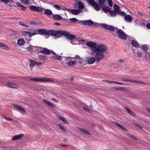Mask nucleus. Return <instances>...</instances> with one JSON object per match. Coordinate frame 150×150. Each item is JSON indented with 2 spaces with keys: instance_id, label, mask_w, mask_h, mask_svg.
Returning <instances> with one entry per match:
<instances>
[{
  "instance_id": "obj_18",
  "label": "nucleus",
  "mask_w": 150,
  "mask_h": 150,
  "mask_svg": "<svg viewBox=\"0 0 150 150\" xmlns=\"http://www.w3.org/2000/svg\"><path fill=\"white\" fill-rule=\"evenodd\" d=\"M125 15L124 19L126 22L130 23L132 21L133 18L132 16L129 15H126V14Z\"/></svg>"
},
{
  "instance_id": "obj_21",
  "label": "nucleus",
  "mask_w": 150,
  "mask_h": 150,
  "mask_svg": "<svg viewBox=\"0 0 150 150\" xmlns=\"http://www.w3.org/2000/svg\"><path fill=\"white\" fill-rule=\"evenodd\" d=\"M68 32L64 30H57L58 37H60L61 35H64L66 36Z\"/></svg>"
},
{
  "instance_id": "obj_64",
  "label": "nucleus",
  "mask_w": 150,
  "mask_h": 150,
  "mask_svg": "<svg viewBox=\"0 0 150 150\" xmlns=\"http://www.w3.org/2000/svg\"><path fill=\"white\" fill-rule=\"evenodd\" d=\"M30 24L32 25H36L37 24V23H36L34 22V21H32L30 22Z\"/></svg>"
},
{
  "instance_id": "obj_31",
  "label": "nucleus",
  "mask_w": 150,
  "mask_h": 150,
  "mask_svg": "<svg viewBox=\"0 0 150 150\" xmlns=\"http://www.w3.org/2000/svg\"><path fill=\"white\" fill-rule=\"evenodd\" d=\"M58 116L59 119L62 120L64 123L66 124H68L67 120L64 117L61 116L59 115H58Z\"/></svg>"
},
{
  "instance_id": "obj_53",
  "label": "nucleus",
  "mask_w": 150,
  "mask_h": 150,
  "mask_svg": "<svg viewBox=\"0 0 150 150\" xmlns=\"http://www.w3.org/2000/svg\"><path fill=\"white\" fill-rule=\"evenodd\" d=\"M108 3L109 5L110 6H112V0H108Z\"/></svg>"
},
{
  "instance_id": "obj_14",
  "label": "nucleus",
  "mask_w": 150,
  "mask_h": 150,
  "mask_svg": "<svg viewBox=\"0 0 150 150\" xmlns=\"http://www.w3.org/2000/svg\"><path fill=\"white\" fill-rule=\"evenodd\" d=\"M76 58H77V59H79L80 61H76V64L80 66L83 67V65H84L85 64V62L84 61H83L81 60V59L80 58V57L78 55H76L75 56Z\"/></svg>"
},
{
  "instance_id": "obj_19",
  "label": "nucleus",
  "mask_w": 150,
  "mask_h": 150,
  "mask_svg": "<svg viewBox=\"0 0 150 150\" xmlns=\"http://www.w3.org/2000/svg\"><path fill=\"white\" fill-rule=\"evenodd\" d=\"M13 106L16 108L17 110H19L24 113H26V111L21 107L17 105L13 104Z\"/></svg>"
},
{
  "instance_id": "obj_7",
  "label": "nucleus",
  "mask_w": 150,
  "mask_h": 150,
  "mask_svg": "<svg viewBox=\"0 0 150 150\" xmlns=\"http://www.w3.org/2000/svg\"><path fill=\"white\" fill-rule=\"evenodd\" d=\"M95 56L96 61H99L102 60L104 58V54L103 53L98 52H96Z\"/></svg>"
},
{
  "instance_id": "obj_6",
  "label": "nucleus",
  "mask_w": 150,
  "mask_h": 150,
  "mask_svg": "<svg viewBox=\"0 0 150 150\" xmlns=\"http://www.w3.org/2000/svg\"><path fill=\"white\" fill-rule=\"evenodd\" d=\"M117 32L118 34V37L119 38L124 40H126L127 39L126 34L122 30L118 29Z\"/></svg>"
},
{
  "instance_id": "obj_27",
  "label": "nucleus",
  "mask_w": 150,
  "mask_h": 150,
  "mask_svg": "<svg viewBox=\"0 0 150 150\" xmlns=\"http://www.w3.org/2000/svg\"><path fill=\"white\" fill-rule=\"evenodd\" d=\"M25 43V41L23 38H20L17 40V44L19 46L23 45Z\"/></svg>"
},
{
  "instance_id": "obj_54",
  "label": "nucleus",
  "mask_w": 150,
  "mask_h": 150,
  "mask_svg": "<svg viewBox=\"0 0 150 150\" xmlns=\"http://www.w3.org/2000/svg\"><path fill=\"white\" fill-rule=\"evenodd\" d=\"M54 7L56 9H57L58 10H60V6L57 5H54Z\"/></svg>"
},
{
  "instance_id": "obj_20",
  "label": "nucleus",
  "mask_w": 150,
  "mask_h": 150,
  "mask_svg": "<svg viewBox=\"0 0 150 150\" xmlns=\"http://www.w3.org/2000/svg\"><path fill=\"white\" fill-rule=\"evenodd\" d=\"M24 135L23 134H21L18 135L14 136L12 138V140L14 141L16 140L19 139L24 137Z\"/></svg>"
},
{
  "instance_id": "obj_37",
  "label": "nucleus",
  "mask_w": 150,
  "mask_h": 150,
  "mask_svg": "<svg viewBox=\"0 0 150 150\" xmlns=\"http://www.w3.org/2000/svg\"><path fill=\"white\" fill-rule=\"evenodd\" d=\"M117 13V12L114 10H111L109 12V13L110 16H116V14Z\"/></svg>"
},
{
  "instance_id": "obj_4",
  "label": "nucleus",
  "mask_w": 150,
  "mask_h": 150,
  "mask_svg": "<svg viewBox=\"0 0 150 150\" xmlns=\"http://www.w3.org/2000/svg\"><path fill=\"white\" fill-rule=\"evenodd\" d=\"M87 2L91 4L93 8L96 11H98L100 10V8L98 4L94 1V0H86Z\"/></svg>"
},
{
  "instance_id": "obj_36",
  "label": "nucleus",
  "mask_w": 150,
  "mask_h": 150,
  "mask_svg": "<svg viewBox=\"0 0 150 150\" xmlns=\"http://www.w3.org/2000/svg\"><path fill=\"white\" fill-rule=\"evenodd\" d=\"M38 59L41 60H46L48 59V57L46 55H40L38 56Z\"/></svg>"
},
{
  "instance_id": "obj_49",
  "label": "nucleus",
  "mask_w": 150,
  "mask_h": 150,
  "mask_svg": "<svg viewBox=\"0 0 150 150\" xmlns=\"http://www.w3.org/2000/svg\"><path fill=\"white\" fill-rule=\"evenodd\" d=\"M19 24L24 27H29L28 25H26L24 24L22 22H19Z\"/></svg>"
},
{
  "instance_id": "obj_32",
  "label": "nucleus",
  "mask_w": 150,
  "mask_h": 150,
  "mask_svg": "<svg viewBox=\"0 0 150 150\" xmlns=\"http://www.w3.org/2000/svg\"><path fill=\"white\" fill-rule=\"evenodd\" d=\"M131 43L132 45L135 47H138L139 46L138 43L135 40H132Z\"/></svg>"
},
{
  "instance_id": "obj_41",
  "label": "nucleus",
  "mask_w": 150,
  "mask_h": 150,
  "mask_svg": "<svg viewBox=\"0 0 150 150\" xmlns=\"http://www.w3.org/2000/svg\"><path fill=\"white\" fill-rule=\"evenodd\" d=\"M126 135L129 137H130L133 139L135 140H137V139L136 138V137L134 135L130 134H127Z\"/></svg>"
},
{
  "instance_id": "obj_58",
  "label": "nucleus",
  "mask_w": 150,
  "mask_h": 150,
  "mask_svg": "<svg viewBox=\"0 0 150 150\" xmlns=\"http://www.w3.org/2000/svg\"><path fill=\"white\" fill-rule=\"evenodd\" d=\"M114 88L116 90H123L122 88V87H114Z\"/></svg>"
},
{
  "instance_id": "obj_43",
  "label": "nucleus",
  "mask_w": 150,
  "mask_h": 150,
  "mask_svg": "<svg viewBox=\"0 0 150 150\" xmlns=\"http://www.w3.org/2000/svg\"><path fill=\"white\" fill-rule=\"evenodd\" d=\"M117 125L123 131H127V129L125 128L123 126H122V125L118 124H117Z\"/></svg>"
},
{
  "instance_id": "obj_23",
  "label": "nucleus",
  "mask_w": 150,
  "mask_h": 150,
  "mask_svg": "<svg viewBox=\"0 0 150 150\" xmlns=\"http://www.w3.org/2000/svg\"><path fill=\"white\" fill-rule=\"evenodd\" d=\"M51 52L54 55V56H52V57H51V58L53 59L54 60H60V59L61 58V56H60L57 55L55 52H53L52 50H51Z\"/></svg>"
},
{
  "instance_id": "obj_10",
  "label": "nucleus",
  "mask_w": 150,
  "mask_h": 150,
  "mask_svg": "<svg viewBox=\"0 0 150 150\" xmlns=\"http://www.w3.org/2000/svg\"><path fill=\"white\" fill-rule=\"evenodd\" d=\"M114 8L115 11L117 12V13L118 15L122 16H124L126 14L124 12L121 11L120 10L119 7L116 4H115L114 5Z\"/></svg>"
},
{
  "instance_id": "obj_44",
  "label": "nucleus",
  "mask_w": 150,
  "mask_h": 150,
  "mask_svg": "<svg viewBox=\"0 0 150 150\" xmlns=\"http://www.w3.org/2000/svg\"><path fill=\"white\" fill-rule=\"evenodd\" d=\"M124 80L126 81H128V82H132V83H141L140 82H139L138 81H136V80H128V79L125 80Z\"/></svg>"
},
{
  "instance_id": "obj_38",
  "label": "nucleus",
  "mask_w": 150,
  "mask_h": 150,
  "mask_svg": "<svg viewBox=\"0 0 150 150\" xmlns=\"http://www.w3.org/2000/svg\"><path fill=\"white\" fill-rule=\"evenodd\" d=\"M43 102L46 104L48 105L50 107H52L53 106V105L50 103V102L46 99H44L43 100Z\"/></svg>"
},
{
  "instance_id": "obj_17",
  "label": "nucleus",
  "mask_w": 150,
  "mask_h": 150,
  "mask_svg": "<svg viewBox=\"0 0 150 150\" xmlns=\"http://www.w3.org/2000/svg\"><path fill=\"white\" fill-rule=\"evenodd\" d=\"M50 35L54 36L58 35L57 31L54 30H51L48 31V37H49Z\"/></svg>"
},
{
  "instance_id": "obj_59",
  "label": "nucleus",
  "mask_w": 150,
  "mask_h": 150,
  "mask_svg": "<svg viewBox=\"0 0 150 150\" xmlns=\"http://www.w3.org/2000/svg\"><path fill=\"white\" fill-rule=\"evenodd\" d=\"M83 109L84 110H85L86 111H87L88 112H89L90 111V110H89V109H88V108H87L86 107H84L83 108Z\"/></svg>"
},
{
  "instance_id": "obj_22",
  "label": "nucleus",
  "mask_w": 150,
  "mask_h": 150,
  "mask_svg": "<svg viewBox=\"0 0 150 150\" xmlns=\"http://www.w3.org/2000/svg\"><path fill=\"white\" fill-rule=\"evenodd\" d=\"M82 24L85 25L91 26L93 24V22L91 20H86L83 21Z\"/></svg>"
},
{
  "instance_id": "obj_51",
  "label": "nucleus",
  "mask_w": 150,
  "mask_h": 150,
  "mask_svg": "<svg viewBox=\"0 0 150 150\" xmlns=\"http://www.w3.org/2000/svg\"><path fill=\"white\" fill-rule=\"evenodd\" d=\"M106 0H99L98 4L101 6L102 4H103Z\"/></svg>"
},
{
  "instance_id": "obj_24",
  "label": "nucleus",
  "mask_w": 150,
  "mask_h": 150,
  "mask_svg": "<svg viewBox=\"0 0 150 150\" xmlns=\"http://www.w3.org/2000/svg\"><path fill=\"white\" fill-rule=\"evenodd\" d=\"M74 0L75 1L76 3L78 4L79 6L78 8H79L80 9H81L82 10V9H83L84 7V6L82 3L81 2L79 1L78 0Z\"/></svg>"
},
{
  "instance_id": "obj_13",
  "label": "nucleus",
  "mask_w": 150,
  "mask_h": 150,
  "mask_svg": "<svg viewBox=\"0 0 150 150\" xmlns=\"http://www.w3.org/2000/svg\"><path fill=\"white\" fill-rule=\"evenodd\" d=\"M69 11L70 13L74 15H77L79 13L83 12V10L79 8H78V9H73Z\"/></svg>"
},
{
  "instance_id": "obj_25",
  "label": "nucleus",
  "mask_w": 150,
  "mask_h": 150,
  "mask_svg": "<svg viewBox=\"0 0 150 150\" xmlns=\"http://www.w3.org/2000/svg\"><path fill=\"white\" fill-rule=\"evenodd\" d=\"M0 48L2 49L8 51L10 50V49L8 46L3 44V43L0 42Z\"/></svg>"
},
{
  "instance_id": "obj_26",
  "label": "nucleus",
  "mask_w": 150,
  "mask_h": 150,
  "mask_svg": "<svg viewBox=\"0 0 150 150\" xmlns=\"http://www.w3.org/2000/svg\"><path fill=\"white\" fill-rule=\"evenodd\" d=\"M80 131L82 133L88 135H91V134L86 129H83L81 128H79V129Z\"/></svg>"
},
{
  "instance_id": "obj_47",
  "label": "nucleus",
  "mask_w": 150,
  "mask_h": 150,
  "mask_svg": "<svg viewBox=\"0 0 150 150\" xmlns=\"http://www.w3.org/2000/svg\"><path fill=\"white\" fill-rule=\"evenodd\" d=\"M0 1L6 4L9 2H13V1L12 0L9 1L8 0H0Z\"/></svg>"
},
{
  "instance_id": "obj_52",
  "label": "nucleus",
  "mask_w": 150,
  "mask_h": 150,
  "mask_svg": "<svg viewBox=\"0 0 150 150\" xmlns=\"http://www.w3.org/2000/svg\"><path fill=\"white\" fill-rule=\"evenodd\" d=\"M3 117L4 119H6L7 120H8L9 121H12L13 120V119L12 118H9L8 117H7L5 116H4Z\"/></svg>"
},
{
  "instance_id": "obj_2",
  "label": "nucleus",
  "mask_w": 150,
  "mask_h": 150,
  "mask_svg": "<svg viewBox=\"0 0 150 150\" xmlns=\"http://www.w3.org/2000/svg\"><path fill=\"white\" fill-rule=\"evenodd\" d=\"M108 47L106 45L103 44H100L97 45L96 52H98L103 53L106 51Z\"/></svg>"
},
{
  "instance_id": "obj_15",
  "label": "nucleus",
  "mask_w": 150,
  "mask_h": 150,
  "mask_svg": "<svg viewBox=\"0 0 150 150\" xmlns=\"http://www.w3.org/2000/svg\"><path fill=\"white\" fill-rule=\"evenodd\" d=\"M96 60L95 58L91 57H89L86 58V62L89 64H91L93 63Z\"/></svg>"
},
{
  "instance_id": "obj_8",
  "label": "nucleus",
  "mask_w": 150,
  "mask_h": 150,
  "mask_svg": "<svg viewBox=\"0 0 150 150\" xmlns=\"http://www.w3.org/2000/svg\"><path fill=\"white\" fill-rule=\"evenodd\" d=\"M30 8L33 11H36L40 13H43V8L39 6L32 5L30 6Z\"/></svg>"
},
{
  "instance_id": "obj_40",
  "label": "nucleus",
  "mask_w": 150,
  "mask_h": 150,
  "mask_svg": "<svg viewBox=\"0 0 150 150\" xmlns=\"http://www.w3.org/2000/svg\"><path fill=\"white\" fill-rule=\"evenodd\" d=\"M27 50L31 52L34 50V47L31 45H30L27 47Z\"/></svg>"
},
{
  "instance_id": "obj_42",
  "label": "nucleus",
  "mask_w": 150,
  "mask_h": 150,
  "mask_svg": "<svg viewBox=\"0 0 150 150\" xmlns=\"http://www.w3.org/2000/svg\"><path fill=\"white\" fill-rule=\"evenodd\" d=\"M103 10L105 11L110 12L111 11V9L109 7L104 6L103 8Z\"/></svg>"
},
{
  "instance_id": "obj_34",
  "label": "nucleus",
  "mask_w": 150,
  "mask_h": 150,
  "mask_svg": "<svg viewBox=\"0 0 150 150\" xmlns=\"http://www.w3.org/2000/svg\"><path fill=\"white\" fill-rule=\"evenodd\" d=\"M44 13L47 15H52V13L51 10L49 9H47L45 10Z\"/></svg>"
},
{
  "instance_id": "obj_50",
  "label": "nucleus",
  "mask_w": 150,
  "mask_h": 150,
  "mask_svg": "<svg viewBox=\"0 0 150 150\" xmlns=\"http://www.w3.org/2000/svg\"><path fill=\"white\" fill-rule=\"evenodd\" d=\"M69 20L72 22H76L78 21L77 19L75 18H70Z\"/></svg>"
},
{
  "instance_id": "obj_11",
  "label": "nucleus",
  "mask_w": 150,
  "mask_h": 150,
  "mask_svg": "<svg viewBox=\"0 0 150 150\" xmlns=\"http://www.w3.org/2000/svg\"><path fill=\"white\" fill-rule=\"evenodd\" d=\"M101 25L102 27L105 28L107 30H110L111 31H114L115 29V28L113 26L108 25L106 24H101Z\"/></svg>"
},
{
  "instance_id": "obj_12",
  "label": "nucleus",
  "mask_w": 150,
  "mask_h": 150,
  "mask_svg": "<svg viewBox=\"0 0 150 150\" xmlns=\"http://www.w3.org/2000/svg\"><path fill=\"white\" fill-rule=\"evenodd\" d=\"M73 58L70 57H64L60 59V62L62 64H66L68 63V61L71 60Z\"/></svg>"
},
{
  "instance_id": "obj_57",
  "label": "nucleus",
  "mask_w": 150,
  "mask_h": 150,
  "mask_svg": "<svg viewBox=\"0 0 150 150\" xmlns=\"http://www.w3.org/2000/svg\"><path fill=\"white\" fill-rule=\"evenodd\" d=\"M42 65V62H35V65H37L38 66H41Z\"/></svg>"
},
{
  "instance_id": "obj_9",
  "label": "nucleus",
  "mask_w": 150,
  "mask_h": 150,
  "mask_svg": "<svg viewBox=\"0 0 150 150\" xmlns=\"http://www.w3.org/2000/svg\"><path fill=\"white\" fill-rule=\"evenodd\" d=\"M7 85L10 87L15 88H18L19 86V85L17 83L13 81L8 82Z\"/></svg>"
},
{
  "instance_id": "obj_56",
  "label": "nucleus",
  "mask_w": 150,
  "mask_h": 150,
  "mask_svg": "<svg viewBox=\"0 0 150 150\" xmlns=\"http://www.w3.org/2000/svg\"><path fill=\"white\" fill-rule=\"evenodd\" d=\"M104 81V82H108V83H115V81H108V80H104L103 81Z\"/></svg>"
},
{
  "instance_id": "obj_16",
  "label": "nucleus",
  "mask_w": 150,
  "mask_h": 150,
  "mask_svg": "<svg viewBox=\"0 0 150 150\" xmlns=\"http://www.w3.org/2000/svg\"><path fill=\"white\" fill-rule=\"evenodd\" d=\"M32 32H30L28 31H24L22 32V34L25 37L26 36L28 35L30 37H31L34 35V30H32Z\"/></svg>"
},
{
  "instance_id": "obj_30",
  "label": "nucleus",
  "mask_w": 150,
  "mask_h": 150,
  "mask_svg": "<svg viewBox=\"0 0 150 150\" xmlns=\"http://www.w3.org/2000/svg\"><path fill=\"white\" fill-rule=\"evenodd\" d=\"M76 64V60L69 61L68 62V65L70 67L73 66Z\"/></svg>"
},
{
  "instance_id": "obj_61",
  "label": "nucleus",
  "mask_w": 150,
  "mask_h": 150,
  "mask_svg": "<svg viewBox=\"0 0 150 150\" xmlns=\"http://www.w3.org/2000/svg\"><path fill=\"white\" fill-rule=\"evenodd\" d=\"M146 59H148V58L150 59V54L149 55H148L146 53Z\"/></svg>"
},
{
  "instance_id": "obj_39",
  "label": "nucleus",
  "mask_w": 150,
  "mask_h": 150,
  "mask_svg": "<svg viewBox=\"0 0 150 150\" xmlns=\"http://www.w3.org/2000/svg\"><path fill=\"white\" fill-rule=\"evenodd\" d=\"M125 109L128 113L131 115L135 116V114L133 113L130 109L127 107L125 108Z\"/></svg>"
},
{
  "instance_id": "obj_28",
  "label": "nucleus",
  "mask_w": 150,
  "mask_h": 150,
  "mask_svg": "<svg viewBox=\"0 0 150 150\" xmlns=\"http://www.w3.org/2000/svg\"><path fill=\"white\" fill-rule=\"evenodd\" d=\"M68 33H67V34L65 36L68 39L71 40L76 38L75 36L74 35L69 34Z\"/></svg>"
},
{
  "instance_id": "obj_48",
  "label": "nucleus",
  "mask_w": 150,
  "mask_h": 150,
  "mask_svg": "<svg viewBox=\"0 0 150 150\" xmlns=\"http://www.w3.org/2000/svg\"><path fill=\"white\" fill-rule=\"evenodd\" d=\"M142 47V49L144 51H146L148 49L146 45H143Z\"/></svg>"
},
{
  "instance_id": "obj_1",
  "label": "nucleus",
  "mask_w": 150,
  "mask_h": 150,
  "mask_svg": "<svg viewBox=\"0 0 150 150\" xmlns=\"http://www.w3.org/2000/svg\"><path fill=\"white\" fill-rule=\"evenodd\" d=\"M30 80L31 81H35L42 82H54V79L50 78H36L31 79H30Z\"/></svg>"
},
{
  "instance_id": "obj_35",
  "label": "nucleus",
  "mask_w": 150,
  "mask_h": 150,
  "mask_svg": "<svg viewBox=\"0 0 150 150\" xmlns=\"http://www.w3.org/2000/svg\"><path fill=\"white\" fill-rule=\"evenodd\" d=\"M29 61L30 62V67L31 68V69L32 70V68L35 65V61L32 59H30Z\"/></svg>"
},
{
  "instance_id": "obj_60",
  "label": "nucleus",
  "mask_w": 150,
  "mask_h": 150,
  "mask_svg": "<svg viewBox=\"0 0 150 150\" xmlns=\"http://www.w3.org/2000/svg\"><path fill=\"white\" fill-rule=\"evenodd\" d=\"M118 61L119 62H120V63H122L124 62V60L122 59H119L118 60Z\"/></svg>"
},
{
  "instance_id": "obj_55",
  "label": "nucleus",
  "mask_w": 150,
  "mask_h": 150,
  "mask_svg": "<svg viewBox=\"0 0 150 150\" xmlns=\"http://www.w3.org/2000/svg\"><path fill=\"white\" fill-rule=\"evenodd\" d=\"M18 6L21 7V8H25V7L23 6L19 2H18L16 4Z\"/></svg>"
},
{
  "instance_id": "obj_3",
  "label": "nucleus",
  "mask_w": 150,
  "mask_h": 150,
  "mask_svg": "<svg viewBox=\"0 0 150 150\" xmlns=\"http://www.w3.org/2000/svg\"><path fill=\"white\" fill-rule=\"evenodd\" d=\"M34 35L40 34L44 36H46L47 38H48V31H47L44 29H39L37 30L34 29Z\"/></svg>"
},
{
  "instance_id": "obj_45",
  "label": "nucleus",
  "mask_w": 150,
  "mask_h": 150,
  "mask_svg": "<svg viewBox=\"0 0 150 150\" xmlns=\"http://www.w3.org/2000/svg\"><path fill=\"white\" fill-rule=\"evenodd\" d=\"M21 2L26 4H28L30 3L29 0H21Z\"/></svg>"
},
{
  "instance_id": "obj_63",
  "label": "nucleus",
  "mask_w": 150,
  "mask_h": 150,
  "mask_svg": "<svg viewBox=\"0 0 150 150\" xmlns=\"http://www.w3.org/2000/svg\"><path fill=\"white\" fill-rule=\"evenodd\" d=\"M137 56L139 57H141L142 55V53L139 52L137 53Z\"/></svg>"
},
{
  "instance_id": "obj_62",
  "label": "nucleus",
  "mask_w": 150,
  "mask_h": 150,
  "mask_svg": "<svg viewBox=\"0 0 150 150\" xmlns=\"http://www.w3.org/2000/svg\"><path fill=\"white\" fill-rule=\"evenodd\" d=\"M146 27L149 29H150V23H147L146 24Z\"/></svg>"
},
{
  "instance_id": "obj_5",
  "label": "nucleus",
  "mask_w": 150,
  "mask_h": 150,
  "mask_svg": "<svg viewBox=\"0 0 150 150\" xmlns=\"http://www.w3.org/2000/svg\"><path fill=\"white\" fill-rule=\"evenodd\" d=\"M87 46L91 48V51L93 52H96V47L97 44L96 43L92 42H90L86 43Z\"/></svg>"
},
{
  "instance_id": "obj_33",
  "label": "nucleus",
  "mask_w": 150,
  "mask_h": 150,
  "mask_svg": "<svg viewBox=\"0 0 150 150\" xmlns=\"http://www.w3.org/2000/svg\"><path fill=\"white\" fill-rule=\"evenodd\" d=\"M53 17L54 19L57 20H61L62 18V17L59 15L55 14Z\"/></svg>"
},
{
  "instance_id": "obj_46",
  "label": "nucleus",
  "mask_w": 150,
  "mask_h": 150,
  "mask_svg": "<svg viewBox=\"0 0 150 150\" xmlns=\"http://www.w3.org/2000/svg\"><path fill=\"white\" fill-rule=\"evenodd\" d=\"M57 125L61 129L65 132L66 131V129L63 126H61L59 124H58Z\"/></svg>"
},
{
  "instance_id": "obj_29",
  "label": "nucleus",
  "mask_w": 150,
  "mask_h": 150,
  "mask_svg": "<svg viewBox=\"0 0 150 150\" xmlns=\"http://www.w3.org/2000/svg\"><path fill=\"white\" fill-rule=\"evenodd\" d=\"M41 52L47 54H49L50 53V51L45 48L42 49L41 50Z\"/></svg>"
}]
</instances>
